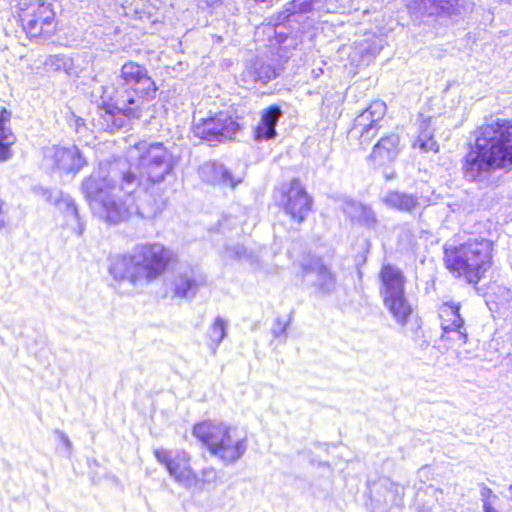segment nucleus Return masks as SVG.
Instances as JSON below:
<instances>
[{
	"label": "nucleus",
	"instance_id": "obj_1",
	"mask_svg": "<svg viewBox=\"0 0 512 512\" xmlns=\"http://www.w3.org/2000/svg\"><path fill=\"white\" fill-rule=\"evenodd\" d=\"M158 90V84L146 65L135 60L125 61L120 66L116 82H108L101 87V127L113 133L140 119L153 106Z\"/></svg>",
	"mask_w": 512,
	"mask_h": 512
},
{
	"label": "nucleus",
	"instance_id": "obj_2",
	"mask_svg": "<svg viewBox=\"0 0 512 512\" xmlns=\"http://www.w3.org/2000/svg\"><path fill=\"white\" fill-rule=\"evenodd\" d=\"M502 169H512V119L508 118L479 125L474 145L462 159V174L469 182Z\"/></svg>",
	"mask_w": 512,
	"mask_h": 512
},
{
	"label": "nucleus",
	"instance_id": "obj_3",
	"mask_svg": "<svg viewBox=\"0 0 512 512\" xmlns=\"http://www.w3.org/2000/svg\"><path fill=\"white\" fill-rule=\"evenodd\" d=\"M177 263V254L160 242H147L135 247L134 254L117 257L110 264L109 271L115 280L139 279L152 282L166 274Z\"/></svg>",
	"mask_w": 512,
	"mask_h": 512
},
{
	"label": "nucleus",
	"instance_id": "obj_4",
	"mask_svg": "<svg viewBox=\"0 0 512 512\" xmlns=\"http://www.w3.org/2000/svg\"><path fill=\"white\" fill-rule=\"evenodd\" d=\"M494 243L485 237H471L461 243L443 246V263L455 278L478 284L493 266Z\"/></svg>",
	"mask_w": 512,
	"mask_h": 512
},
{
	"label": "nucleus",
	"instance_id": "obj_5",
	"mask_svg": "<svg viewBox=\"0 0 512 512\" xmlns=\"http://www.w3.org/2000/svg\"><path fill=\"white\" fill-rule=\"evenodd\" d=\"M192 435L212 456L224 464L238 461L247 450V438L237 428L223 421H198L192 427Z\"/></svg>",
	"mask_w": 512,
	"mask_h": 512
},
{
	"label": "nucleus",
	"instance_id": "obj_6",
	"mask_svg": "<svg viewBox=\"0 0 512 512\" xmlns=\"http://www.w3.org/2000/svg\"><path fill=\"white\" fill-rule=\"evenodd\" d=\"M17 7L18 23L30 41L44 44L57 34L59 19L52 3L19 0Z\"/></svg>",
	"mask_w": 512,
	"mask_h": 512
},
{
	"label": "nucleus",
	"instance_id": "obj_7",
	"mask_svg": "<svg viewBox=\"0 0 512 512\" xmlns=\"http://www.w3.org/2000/svg\"><path fill=\"white\" fill-rule=\"evenodd\" d=\"M242 117L235 112L220 110L209 112L200 118L193 126L195 137L211 144L232 142L243 129Z\"/></svg>",
	"mask_w": 512,
	"mask_h": 512
},
{
	"label": "nucleus",
	"instance_id": "obj_8",
	"mask_svg": "<svg viewBox=\"0 0 512 512\" xmlns=\"http://www.w3.org/2000/svg\"><path fill=\"white\" fill-rule=\"evenodd\" d=\"M279 207L291 221L301 224L313 209V198L299 178H293L277 188Z\"/></svg>",
	"mask_w": 512,
	"mask_h": 512
},
{
	"label": "nucleus",
	"instance_id": "obj_9",
	"mask_svg": "<svg viewBox=\"0 0 512 512\" xmlns=\"http://www.w3.org/2000/svg\"><path fill=\"white\" fill-rule=\"evenodd\" d=\"M135 148L140 151L139 160L152 182L163 180L172 171L176 160L162 143H137Z\"/></svg>",
	"mask_w": 512,
	"mask_h": 512
},
{
	"label": "nucleus",
	"instance_id": "obj_10",
	"mask_svg": "<svg viewBox=\"0 0 512 512\" xmlns=\"http://www.w3.org/2000/svg\"><path fill=\"white\" fill-rule=\"evenodd\" d=\"M154 456L178 483L191 486L197 482L196 473L191 466V456L187 451L158 448L154 450Z\"/></svg>",
	"mask_w": 512,
	"mask_h": 512
},
{
	"label": "nucleus",
	"instance_id": "obj_11",
	"mask_svg": "<svg viewBox=\"0 0 512 512\" xmlns=\"http://www.w3.org/2000/svg\"><path fill=\"white\" fill-rule=\"evenodd\" d=\"M45 157L54 169L64 173H76L87 164L82 152L74 144L54 145Z\"/></svg>",
	"mask_w": 512,
	"mask_h": 512
},
{
	"label": "nucleus",
	"instance_id": "obj_12",
	"mask_svg": "<svg viewBox=\"0 0 512 512\" xmlns=\"http://www.w3.org/2000/svg\"><path fill=\"white\" fill-rule=\"evenodd\" d=\"M401 149L400 136L395 133L386 134L374 144L367 159L374 165L383 167L395 161Z\"/></svg>",
	"mask_w": 512,
	"mask_h": 512
},
{
	"label": "nucleus",
	"instance_id": "obj_13",
	"mask_svg": "<svg viewBox=\"0 0 512 512\" xmlns=\"http://www.w3.org/2000/svg\"><path fill=\"white\" fill-rule=\"evenodd\" d=\"M378 280L381 298L406 291V276L395 264H382L378 272Z\"/></svg>",
	"mask_w": 512,
	"mask_h": 512
},
{
	"label": "nucleus",
	"instance_id": "obj_14",
	"mask_svg": "<svg viewBox=\"0 0 512 512\" xmlns=\"http://www.w3.org/2000/svg\"><path fill=\"white\" fill-rule=\"evenodd\" d=\"M386 106L383 102H372L359 115V119L364 121L360 135V143L368 145L373 137L376 136L381 128L380 122L384 117Z\"/></svg>",
	"mask_w": 512,
	"mask_h": 512
},
{
	"label": "nucleus",
	"instance_id": "obj_15",
	"mask_svg": "<svg viewBox=\"0 0 512 512\" xmlns=\"http://www.w3.org/2000/svg\"><path fill=\"white\" fill-rule=\"evenodd\" d=\"M121 8L124 16L137 19L149 20L153 19L159 10L160 0H115Z\"/></svg>",
	"mask_w": 512,
	"mask_h": 512
},
{
	"label": "nucleus",
	"instance_id": "obj_16",
	"mask_svg": "<svg viewBox=\"0 0 512 512\" xmlns=\"http://www.w3.org/2000/svg\"><path fill=\"white\" fill-rule=\"evenodd\" d=\"M384 307L400 326H405L414 314V307L409 302L406 291L382 297Z\"/></svg>",
	"mask_w": 512,
	"mask_h": 512
},
{
	"label": "nucleus",
	"instance_id": "obj_17",
	"mask_svg": "<svg viewBox=\"0 0 512 512\" xmlns=\"http://www.w3.org/2000/svg\"><path fill=\"white\" fill-rule=\"evenodd\" d=\"M278 105H270L260 115L259 122L253 129V138L256 141H266L276 136V124L282 116Z\"/></svg>",
	"mask_w": 512,
	"mask_h": 512
},
{
	"label": "nucleus",
	"instance_id": "obj_18",
	"mask_svg": "<svg viewBox=\"0 0 512 512\" xmlns=\"http://www.w3.org/2000/svg\"><path fill=\"white\" fill-rule=\"evenodd\" d=\"M135 207V199L131 194L125 200L106 199L102 202L103 217L109 223H120L131 216Z\"/></svg>",
	"mask_w": 512,
	"mask_h": 512
},
{
	"label": "nucleus",
	"instance_id": "obj_19",
	"mask_svg": "<svg viewBox=\"0 0 512 512\" xmlns=\"http://www.w3.org/2000/svg\"><path fill=\"white\" fill-rule=\"evenodd\" d=\"M201 284L192 273L181 272L171 279L170 289L174 298L185 299L194 297Z\"/></svg>",
	"mask_w": 512,
	"mask_h": 512
},
{
	"label": "nucleus",
	"instance_id": "obj_20",
	"mask_svg": "<svg viewBox=\"0 0 512 512\" xmlns=\"http://www.w3.org/2000/svg\"><path fill=\"white\" fill-rule=\"evenodd\" d=\"M440 341L446 349L457 350L468 342V333L465 324L441 328Z\"/></svg>",
	"mask_w": 512,
	"mask_h": 512
},
{
	"label": "nucleus",
	"instance_id": "obj_21",
	"mask_svg": "<svg viewBox=\"0 0 512 512\" xmlns=\"http://www.w3.org/2000/svg\"><path fill=\"white\" fill-rule=\"evenodd\" d=\"M412 147L418 148L424 153H436L439 151V145L432 133L431 117L421 118L420 130L416 139L412 143Z\"/></svg>",
	"mask_w": 512,
	"mask_h": 512
},
{
	"label": "nucleus",
	"instance_id": "obj_22",
	"mask_svg": "<svg viewBox=\"0 0 512 512\" xmlns=\"http://www.w3.org/2000/svg\"><path fill=\"white\" fill-rule=\"evenodd\" d=\"M461 303L448 301L442 303L438 307V318L440 327L457 326L458 324H465L464 318L460 314Z\"/></svg>",
	"mask_w": 512,
	"mask_h": 512
},
{
	"label": "nucleus",
	"instance_id": "obj_23",
	"mask_svg": "<svg viewBox=\"0 0 512 512\" xmlns=\"http://www.w3.org/2000/svg\"><path fill=\"white\" fill-rule=\"evenodd\" d=\"M383 201L389 208L401 212H410L417 206L414 196L397 191L388 192Z\"/></svg>",
	"mask_w": 512,
	"mask_h": 512
},
{
	"label": "nucleus",
	"instance_id": "obj_24",
	"mask_svg": "<svg viewBox=\"0 0 512 512\" xmlns=\"http://www.w3.org/2000/svg\"><path fill=\"white\" fill-rule=\"evenodd\" d=\"M226 335V322L217 318L209 327L208 330V338L210 345L215 348L225 337Z\"/></svg>",
	"mask_w": 512,
	"mask_h": 512
},
{
	"label": "nucleus",
	"instance_id": "obj_25",
	"mask_svg": "<svg viewBox=\"0 0 512 512\" xmlns=\"http://www.w3.org/2000/svg\"><path fill=\"white\" fill-rule=\"evenodd\" d=\"M212 172V182L214 184L229 187H234L236 185V181H234L232 174L222 166L213 167Z\"/></svg>",
	"mask_w": 512,
	"mask_h": 512
},
{
	"label": "nucleus",
	"instance_id": "obj_26",
	"mask_svg": "<svg viewBox=\"0 0 512 512\" xmlns=\"http://www.w3.org/2000/svg\"><path fill=\"white\" fill-rule=\"evenodd\" d=\"M13 137H0V162L6 161L11 158L12 150L11 146L14 143Z\"/></svg>",
	"mask_w": 512,
	"mask_h": 512
},
{
	"label": "nucleus",
	"instance_id": "obj_27",
	"mask_svg": "<svg viewBox=\"0 0 512 512\" xmlns=\"http://www.w3.org/2000/svg\"><path fill=\"white\" fill-rule=\"evenodd\" d=\"M11 112L2 107L0 109V137H13L12 132L6 128V124L10 121Z\"/></svg>",
	"mask_w": 512,
	"mask_h": 512
},
{
	"label": "nucleus",
	"instance_id": "obj_28",
	"mask_svg": "<svg viewBox=\"0 0 512 512\" xmlns=\"http://www.w3.org/2000/svg\"><path fill=\"white\" fill-rule=\"evenodd\" d=\"M494 496L492 489L485 487L482 490L483 497V511L484 512H499L491 503L490 497Z\"/></svg>",
	"mask_w": 512,
	"mask_h": 512
},
{
	"label": "nucleus",
	"instance_id": "obj_29",
	"mask_svg": "<svg viewBox=\"0 0 512 512\" xmlns=\"http://www.w3.org/2000/svg\"><path fill=\"white\" fill-rule=\"evenodd\" d=\"M287 326H288L287 321L277 320L275 323V337L278 338V337L282 336L283 334H285Z\"/></svg>",
	"mask_w": 512,
	"mask_h": 512
},
{
	"label": "nucleus",
	"instance_id": "obj_30",
	"mask_svg": "<svg viewBox=\"0 0 512 512\" xmlns=\"http://www.w3.org/2000/svg\"><path fill=\"white\" fill-rule=\"evenodd\" d=\"M136 180V176L132 172H126L122 176V181L126 184H131Z\"/></svg>",
	"mask_w": 512,
	"mask_h": 512
},
{
	"label": "nucleus",
	"instance_id": "obj_31",
	"mask_svg": "<svg viewBox=\"0 0 512 512\" xmlns=\"http://www.w3.org/2000/svg\"><path fill=\"white\" fill-rule=\"evenodd\" d=\"M255 2H266L267 0H254Z\"/></svg>",
	"mask_w": 512,
	"mask_h": 512
},
{
	"label": "nucleus",
	"instance_id": "obj_32",
	"mask_svg": "<svg viewBox=\"0 0 512 512\" xmlns=\"http://www.w3.org/2000/svg\"><path fill=\"white\" fill-rule=\"evenodd\" d=\"M509 490L510 492H512V484L509 486Z\"/></svg>",
	"mask_w": 512,
	"mask_h": 512
}]
</instances>
